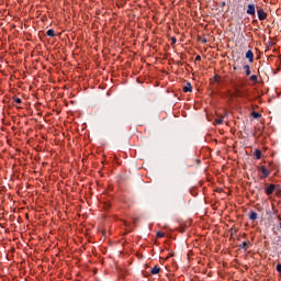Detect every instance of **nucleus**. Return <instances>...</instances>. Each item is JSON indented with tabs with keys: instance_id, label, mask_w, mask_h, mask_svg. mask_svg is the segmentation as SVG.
Segmentation results:
<instances>
[{
	"instance_id": "f257e3e1",
	"label": "nucleus",
	"mask_w": 281,
	"mask_h": 281,
	"mask_svg": "<svg viewBox=\"0 0 281 281\" xmlns=\"http://www.w3.org/2000/svg\"><path fill=\"white\" fill-rule=\"evenodd\" d=\"M228 104H234L236 100H251L248 88H240L238 86L233 87V91L228 90Z\"/></svg>"
},
{
	"instance_id": "f03ea898",
	"label": "nucleus",
	"mask_w": 281,
	"mask_h": 281,
	"mask_svg": "<svg viewBox=\"0 0 281 281\" xmlns=\"http://www.w3.org/2000/svg\"><path fill=\"white\" fill-rule=\"evenodd\" d=\"M257 15L259 21H267V16H269V14L265 12V9L260 7L257 8Z\"/></svg>"
},
{
	"instance_id": "7ed1b4c3",
	"label": "nucleus",
	"mask_w": 281,
	"mask_h": 281,
	"mask_svg": "<svg viewBox=\"0 0 281 281\" xmlns=\"http://www.w3.org/2000/svg\"><path fill=\"white\" fill-rule=\"evenodd\" d=\"M246 13L249 14V16H256V4L254 3L248 4Z\"/></svg>"
},
{
	"instance_id": "20e7f679",
	"label": "nucleus",
	"mask_w": 281,
	"mask_h": 281,
	"mask_svg": "<svg viewBox=\"0 0 281 281\" xmlns=\"http://www.w3.org/2000/svg\"><path fill=\"white\" fill-rule=\"evenodd\" d=\"M259 172L262 173L261 179H267V177L270 175L266 166H261Z\"/></svg>"
},
{
	"instance_id": "39448f33",
	"label": "nucleus",
	"mask_w": 281,
	"mask_h": 281,
	"mask_svg": "<svg viewBox=\"0 0 281 281\" xmlns=\"http://www.w3.org/2000/svg\"><path fill=\"white\" fill-rule=\"evenodd\" d=\"M276 192V184H269L268 188H266V194L267 196H271Z\"/></svg>"
},
{
	"instance_id": "423d86ee",
	"label": "nucleus",
	"mask_w": 281,
	"mask_h": 281,
	"mask_svg": "<svg viewBox=\"0 0 281 281\" xmlns=\"http://www.w3.org/2000/svg\"><path fill=\"white\" fill-rule=\"evenodd\" d=\"M183 93H192V85L187 82V85L182 88Z\"/></svg>"
},
{
	"instance_id": "0eeeda50",
	"label": "nucleus",
	"mask_w": 281,
	"mask_h": 281,
	"mask_svg": "<svg viewBox=\"0 0 281 281\" xmlns=\"http://www.w3.org/2000/svg\"><path fill=\"white\" fill-rule=\"evenodd\" d=\"M151 276H157L159 273H161V267L159 266H155L151 270H150Z\"/></svg>"
},
{
	"instance_id": "6e6552de",
	"label": "nucleus",
	"mask_w": 281,
	"mask_h": 281,
	"mask_svg": "<svg viewBox=\"0 0 281 281\" xmlns=\"http://www.w3.org/2000/svg\"><path fill=\"white\" fill-rule=\"evenodd\" d=\"M248 218H249L250 221H256V220L258 218V213H256L255 211H250V212L248 213Z\"/></svg>"
},
{
	"instance_id": "1a4fd4ad",
	"label": "nucleus",
	"mask_w": 281,
	"mask_h": 281,
	"mask_svg": "<svg viewBox=\"0 0 281 281\" xmlns=\"http://www.w3.org/2000/svg\"><path fill=\"white\" fill-rule=\"evenodd\" d=\"M246 58H248L249 63H254V52L251 49L247 50Z\"/></svg>"
},
{
	"instance_id": "9d476101",
	"label": "nucleus",
	"mask_w": 281,
	"mask_h": 281,
	"mask_svg": "<svg viewBox=\"0 0 281 281\" xmlns=\"http://www.w3.org/2000/svg\"><path fill=\"white\" fill-rule=\"evenodd\" d=\"M254 156L256 157V159H261L262 158V150L255 149Z\"/></svg>"
},
{
	"instance_id": "9b49d317",
	"label": "nucleus",
	"mask_w": 281,
	"mask_h": 281,
	"mask_svg": "<svg viewBox=\"0 0 281 281\" xmlns=\"http://www.w3.org/2000/svg\"><path fill=\"white\" fill-rule=\"evenodd\" d=\"M46 35L49 36L50 38H54V36H56V32L54 31V29H49L46 32Z\"/></svg>"
},
{
	"instance_id": "f8f14e48",
	"label": "nucleus",
	"mask_w": 281,
	"mask_h": 281,
	"mask_svg": "<svg viewBox=\"0 0 281 281\" xmlns=\"http://www.w3.org/2000/svg\"><path fill=\"white\" fill-rule=\"evenodd\" d=\"M244 69L246 71V76H251V68L249 67V65H245Z\"/></svg>"
},
{
	"instance_id": "ddd939ff",
	"label": "nucleus",
	"mask_w": 281,
	"mask_h": 281,
	"mask_svg": "<svg viewBox=\"0 0 281 281\" xmlns=\"http://www.w3.org/2000/svg\"><path fill=\"white\" fill-rule=\"evenodd\" d=\"M250 81L254 82L255 85H258V76L256 75L250 76Z\"/></svg>"
},
{
	"instance_id": "4468645a",
	"label": "nucleus",
	"mask_w": 281,
	"mask_h": 281,
	"mask_svg": "<svg viewBox=\"0 0 281 281\" xmlns=\"http://www.w3.org/2000/svg\"><path fill=\"white\" fill-rule=\"evenodd\" d=\"M247 241H244L243 244L239 245V249H245V251H247Z\"/></svg>"
},
{
	"instance_id": "2eb2a0df",
	"label": "nucleus",
	"mask_w": 281,
	"mask_h": 281,
	"mask_svg": "<svg viewBox=\"0 0 281 281\" xmlns=\"http://www.w3.org/2000/svg\"><path fill=\"white\" fill-rule=\"evenodd\" d=\"M215 124H223V116L215 119Z\"/></svg>"
},
{
	"instance_id": "dca6fc26",
	"label": "nucleus",
	"mask_w": 281,
	"mask_h": 281,
	"mask_svg": "<svg viewBox=\"0 0 281 281\" xmlns=\"http://www.w3.org/2000/svg\"><path fill=\"white\" fill-rule=\"evenodd\" d=\"M164 236H166V234L164 232H158L156 234V238H164Z\"/></svg>"
},
{
	"instance_id": "f3484780",
	"label": "nucleus",
	"mask_w": 281,
	"mask_h": 281,
	"mask_svg": "<svg viewBox=\"0 0 281 281\" xmlns=\"http://www.w3.org/2000/svg\"><path fill=\"white\" fill-rule=\"evenodd\" d=\"M13 102H16V104H21L22 100L19 97H13Z\"/></svg>"
},
{
	"instance_id": "a211bd4d",
	"label": "nucleus",
	"mask_w": 281,
	"mask_h": 281,
	"mask_svg": "<svg viewBox=\"0 0 281 281\" xmlns=\"http://www.w3.org/2000/svg\"><path fill=\"white\" fill-rule=\"evenodd\" d=\"M214 81L215 82H221V76L220 75H214Z\"/></svg>"
},
{
	"instance_id": "6ab92c4d",
	"label": "nucleus",
	"mask_w": 281,
	"mask_h": 281,
	"mask_svg": "<svg viewBox=\"0 0 281 281\" xmlns=\"http://www.w3.org/2000/svg\"><path fill=\"white\" fill-rule=\"evenodd\" d=\"M252 117L255 119L261 117V114L258 112H252Z\"/></svg>"
},
{
	"instance_id": "aec40b11",
	"label": "nucleus",
	"mask_w": 281,
	"mask_h": 281,
	"mask_svg": "<svg viewBox=\"0 0 281 281\" xmlns=\"http://www.w3.org/2000/svg\"><path fill=\"white\" fill-rule=\"evenodd\" d=\"M200 60H201V55H196L195 56V63H200Z\"/></svg>"
},
{
	"instance_id": "412c9836",
	"label": "nucleus",
	"mask_w": 281,
	"mask_h": 281,
	"mask_svg": "<svg viewBox=\"0 0 281 281\" xmlns=\"http://www.w3.org/2000/svg\"><path fill=\"white\" fill-rule=\"evenodd\" d=\"M277 271L281 273V263L277 265Z\"/></svg>"
},
{
	"instance_id": "4be33fe9",
	"label": "nucleus",
	"mask_w": 281,
	"mask_h": 281,
	"mask_svg": "<svg viewBox=\"0 0 281 281\" xmlns=\"http://www.w3.org/2000/svg\"><path fill=\"white\" fill-rule=\"evenodd\" d=\"M171 41V45H175V43H177V37H172Z\"/></svg>"
},
{
	"instance_id": "5701e85b",
	"label": "nucleus",
	"mask_w": 281,
	"mask_h": 281,
	"mask_svg": "<svg viewBox=\"0 0 281 281\" xmlns=\"http://www.w3.org/2000/svg\"><path fill=\"white\" fill-rule=\"evenodd\" d=\"M215 192H223V189H221V188H217V189H215Z\"/></svg>"
},
{
	"instance_id": "b1692460",
	"label": "nucleus",
	"mask_w": 281,
	"mask_h": 281,
	"mask_svg": "<svg viewBox=\"0 0 281 281\" xmlns=\"http://www.w3.org/2000/svg\"><path fill=\"white\" fill-rule=\"evenodd\" d=\"M170 258V256L167 257V259Z\"/></svg>"
},
{
	"instance_id": "393cba45",
	"label": "nucleus",
	"mask_w": 281,
	"mask_h": 281,
	"mask_svg": "<svg viewBox=\"0 0 281 281\" xmlns=\"http://www.w3.org/2000/svg\"><path fill=\"white\" fill-rule=\"evenodd\" d=\"M246 1H249V0H246Z\"/></svg>"
}]
</instances>
